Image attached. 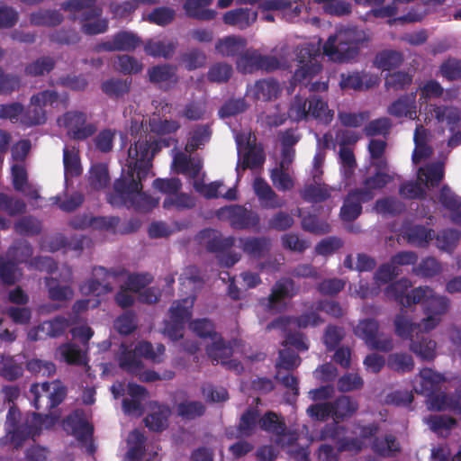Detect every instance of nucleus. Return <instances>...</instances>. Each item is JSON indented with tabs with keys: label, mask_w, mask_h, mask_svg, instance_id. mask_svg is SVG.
<instances>
[{
	"label": "nucleus",
	"mask_w": 461,
	"mask_h": 461,
	"mask_svg": "<svg viewBox=\"0 0 461 461\" xmlns=\"http://www.w3.org/2000/svg\"><path fill=\"white\" fill-rule=\"evenodd\" d=\"M142 177L134 168L127 169L116 179L107 202L113 207L132 208L137 212H149L158 204V199L143 192Z\"/></svg>",
	"instance_id": "f257e3e1"
},
{
	"label": "nucleus",
	"mask_w": 461,
	"mask_h": 461,
	"mask_svg": "<svg viewBox=\"0 0 461 461\" xmlns=\"http://www.w3.org/2000/svg\"><path fill=\"white\" fill-rule=\"evenodd\" d=\"M361 42L362 39L356 30H340L328 38L322 47L323 55L332 61L348 62L358 56Z\"/></svg>",
	"instance_id": "f03ea898"
},
{
	"label": "nucleus",
	"mask_w": 461,
	"mask_h": 461,
	"mask_svg": "<svg viewBox=\"0 0 461 461\" xmlns=\"http://www.w3.org/2000/svg\"><path fill=\"white\" fill-rule=\"evenodd\" d=\"M295 56L298 68L293 75V82L299 85H308L322 69L321 41L318 43L308 42L298 46Z\"/></svg>",
	"instance_id": "7ed1b4c3"
},
{
	"label": "nucleus",
	"mask_w": 461,
	"mask_h": 461,
	"mask_svg": "<svg viewBox=\"0 0 461 461\" xmlns=\"http://www.w3.org/2000/svg\"><path fill=\"white\" fill-rule=\"evenodd\" d=\"M162 149L158 139L154 140H138L128 149L127 169L134 168L142 177H147L154 156Z\"/></svg>",
	"instance_id": "20e7f679"
},
{
	"label": "nucleus",
	"mask_w": 461,
	"mask_h": 461,
	"mask_svg": "<svg viewBox=\"0 0 461 461\" xmlns=\"http://www.w3.org/2000/svg\"><path fill=\"white\" fill-rule=\"evenodd\" d=\"M32 404L41 411H51L58 407L67 396V388L59 380L32 384L30 388Z\"/></svg>",
	"instance_id": "39448f33"
},
{
	"label": "nucleus",
	"mask_w": 461,
	"mask_h": 461,
	"mask_svg": "<svg viewBox=\"0 0 461 461\" xmlns=\"http://www.w3.org/2000/svg\"><path fill=\"white\" fill-rule=\"evenodd\" d=\"M59 121L67 130L68 136L77 141L93 137L98 130L97 124L89 122L87 113L83 111H68Z\"/></svg>",
	"instance_id": "423d86ee"
},
{
	"label": "nucleus",
	"mask_w": 461,
	"mask_h": 461,
	"mask_svg": "<svg viewBox=\"0 0 461 461\" xmlns=\"http://www.w3.org/2000/svg\"><path fill=\"white\" fill-rule=\"evenodd\" d=\"M379 323L375 319H365L354 330L357 337L362 339L370 349L389 352L393 348L390 336L378 335Z\"/></svg>",
	"instance_id": "0eeeda50"
},
{
	"label": "nucleus",
	"mask_w": 461,
	"mask_h": 461,
	"mask_svg": "<svg viewBox=\"0 0 461 461\" xmlns=\"http://www.w3.org/2000/svg\"><path fill=\"white\" fill-rule=\"evenodd\" d=\"M237 68L244 74H251L258 70L267 72L279 68V60L273 56L262 55L256 50H246L238 57Z\"/></svg>",
	"instance_id": "6e6552de"
},
{
	"label": "nucleus",
	"mask_w": 461,
	"mask_h": 461,
	"mask_svg": "<svg viewBox=\"0 0 461 461\" xmlns=\"http://www.w3.org/2000/svg\"><path fill=\"white\" fill-rule=\"evenodd\" d=\"M226 213L230 225L235 230H259V214L246 205L231 204L221 208Z\"/></svg>",
	"instance_id": "1a4fd4ad"
},
{
	"label": "nucleus",
	"mask_w": 461,
	"mask_h": 461,
	"mask_svg": "<svg viewBox=\"0 0 461 461\" xmlns=\"http://www.w3.org/2000/svg\"><path fill=\"white\" fill-rule=\"evenodd\" d=\"M416 304L420 303L426 314L442 315L449 306V300L446 296L437 295L429 286H419L415 288Z\"/></svg>",
	"instance_id": "9d476101"
},
{
	"label": "nucleus",
	"mask_w": 461,
	"mask_h": 461,
	"mask_svg": "<svg viewBox=\"0 0 461 461\" xmlns=\"http://www.w3.org/2000/svg\"><path fill=\"white\" fill-rule=\"evenodd\" d=\"M141 44V39L135 33L121 31L113 36L112 41H103L96 45V50L101 51H133Z\"/></svg>",
	"instance_id": "9b49d317"
},
{
	"label": "nucleus",
	"mask_w": 461,
	"mask_h": 461,
	"mask_svg": "<svg viewBox=\"0 0 461 461\" xmlns=\"http://www.w3.org/2000/svg\"><path fill=\"white\" fill-rule=\"evenodd\" d=\"M372 166L375 167V174L363 180L362 188H357L360 192H367L371 195L370 201L375 197V191L382 190L393 180V177L386 172L388 167L386 160L374 161Z\"/></svg>",
	"instance_id": "f8f14e48"
},
{
	"label": "nucleus",
	"mask_w": 461,
	"mask_h": 461,
	"mask_svg": "<svg viewBox=\"0 0 461 461\" xmlns=\"http://www.w3.org/2000/svg\"><path fill=\"white\" fill-rule=\"evenodd\" d=\"M420 383L414 386V391L418 394L426 397L431 396L436 393H439L446 377L443 374L435 371L429 367H424L419 372Z\"/></svg>",
	"instance_id": "ddd939ff"
},
{
	"label": "nucleus",
	"mask_w": 461,
	"mask_h": 461,
	"mask_svg": "<svg viewBox=\"0 0 461 461\" xmlns=\"http://www.w3.org/2000/svg\"><path fill=\"white\" fill-rule=\"evenodd\" d=\"M367 192H360L357 188L348 192L340 208L339 215L344 221H353L362 212V203L370 201Z\"/></svg>",
	"instance_id": "4468645a"
},
{
	"label": "nucleus",
	"mask_w": 461,
	"mask_h": 461,
	"mask_svg": "<svg viewBox=\"0 0 461 461\" xmlns=\"http://www.w3.org/2000/svg\"><path fill=\"white\" fill-rule=\"evenodd\" d=\"M411 286V283L408 278H401L384 289V295L403 307H411L416 304V300L412 299L415 295V288L409 291Z\"/></svg>",
	"instance_id": "2eb2a0df"
},
{
	"label": "nucleus",
	"mask_w": 461,
	"mask_h": 461,
	"mask_svg": "<svg viewBox=\"0 0 461 461\" xmlns=\"http://www.w3.org/2000/svg\"><path fill=\"white\" fill-rule=\"evenodd\" d=\"M64 428L81 442L87 441L94 433L93 426L86 420L84 414L77 411L69 414L64 420Z\"/></svg>",
	"instance_id": "dca6fc26"
},
{
	"label": "nucleus",
	"mask_w": 461,
	"mask_h": 461,
	"mask_svg": "<svg viewBox=\"0 0 461 461\" xmlns=\"http://www.w3.org/2000/svg\"><path fill=\"white\" fill-rule=\"evenodd\" d=\"M253 190L263 209H278L285 205V201L260 176L254 179Z\"/></svg>",
	"instance_id": "f3484780"
},
{
	"label": "nucleus",
	"mask_w": 461,
	"mask_h": 461,
	"mask_svg": "<svg viewBox=\"0 0 461 461\" xmlns=\"http://www.w3.org/2000/svg\"><path fill=\"white\" fill-rule=\"evenodd\" d=\"M150 413L144 419L146 427L155 432H160L166 429L168 426V419L171 415L169 406L153 402L150 403Z\"/></svg>",
	"instance_id": "a211bd4d"
},
{
	"label": "nucleus",
	"mask_w": 461,
	"mask_h": 461,
	"mask_svg": "<svg viewBox=\"0 0 461 461\" xmlns=\"http://www.w3.org/2000/svg\"><path fill=\"white\" fill-rule=\"evenodd\" d=\"M410 350L422 360L432 361L436 357V342L420 330L411 338Z\"/></svg>",
	"instance_id": "6ab92c4d"
},
{
	"label": "nucleus",
	"mask_w": 461,
	"mask_h": 461,
	"mask_svg": "<svg viewBox=\"0 0 461 461\" xmlns=\"http://www.w3.org/2000/svg\"><path fill=\"white\" fill-rule=\"evenodd\" d=\"M258 418L259 411L256 408L249 407L240 418L236 427V434H230L228 437L245 438L253 436L258 425Z\"/></svg>",
	"instance_id": "aec40b11"
},
{
	"label": "nucleus",
	"mask_w": 461,
	"mask_h": 461,
	"mask_svg": "<svg viewBox=\"0 0 461 461\" xmlns=\"http://www.w3.org/2000/svg\"><path fill=\"white\" fill-rule=\"evenodd\" d=\"M250 92L252 97L256 101H271L278 96L281 92L279 83L273 79H259L247 90V94Z\"/></svg>",
	"instance_id": "412c9836"
},
{
	"label": "nucleus",
	"mask_w": 461,
	"mask_h": 461,
	"mask_svg": "<svg viewBox=\"0 0 461 461\" xmlns=\"http://www.w3.org/2000/svg\"><path fill=\"white\" fill-rule=\"evenodd\" d=\"M416 95L417 92H412L401 95L388 106L387 113L396 118L413 119L416 116Z\"/></svg>",
	"instance_id": "4be33fe9"
},
{
	"label": "nucleus",
	"mask_w": 461,
	"mask_h": 461,
	"mask_svg": "<svg viewBox=\"0 0 461 461\" xmlns=\"http://www.w3.org/2000/svg\"><path fill=\"white\" fill-rule=\"evenodd\" d=\"M0 211L12 217L21 215L26 212V203L21 198L0 193ZM8 228L7 220L0 215V230H7Z\"/></svg>",
	"instance_id": "5701e85b"
},
{
	"label": "nucleus",
	"mask_w": 461,
	"mask_h": 461,
	"mask_svg": "<svg viewBox=\"0 0 461 461\" xmlns=\"http://www.w3.org/2000/svg\"><path fill=\"white\" fill-rule=\"evenodd\" d=\"M297 294L295 283L291 278H283L275 283L268 296V305L274 309L287 298H292Z\"/></svg>",
	"instance_id": "b1692460"
},
{
	"label": "nucleus",
	"mask_w": 461,
	"mask_h": 461,
	"mask_svg": "<svg viewBox=\"0 0 461 461\" xmlns=\"http://www.w3.org/2000/svg\"><path fill=\"white\" fill-rule=\"evenodd\" d=\"M374 453L383 457H394L401 451V445L393 434H386L384 438L375 437L371 443Z\"/></svg>",
	"instance_id": "393cba45"
},
{
	"label": "nucleus",
	"mask_w": 461,
	"mask_h": 461,
	"mask_svg": "<svg viewBox=\"0 0 461 461\" xmlns=\"http://www.w3.org/2000/svg\"><path fill=\"white\" fill-rule=\"evenodd\" d=\"M427 398L428 407L431 411H452L455 413L461 414V403L459 399L450 396L441 391Z\"/></svg>",
	"instance_id": "a878e982"
},
{
	"label": "nucleus",
	"mask_w": 461,
	"mask_h": 461,
	"mask_svg": "<svg viewBox=\"0 0 461 461\" xmlns=\"http://www.w3.org/2000/svg\"><path fill=\"white\" fill-rule=\"evenodd\" d=\"M203 236L207 238L206 249L217 255L229 250L235 242L233 237H223L220 231L212 229L204 230Z\"/></svg>",
	"instance_id": "bb28decb"
},
{
	"label": "nucleus",
	"mask_w": 461,
	"mask_h": 461,
	"mask_svg": "<svg viewBox=\"0 0 461 461\" xmlns=\"http://www.w3.org/2000/svg\"><path fill=\"white\" fill-rule=\"evenodd\" d=\"M438 201L444 208L453 212L452 221L461 225V196L453 192L447 185H444L440 189Z\"/></svg>",
	"instance_id": "cd10ccee"
},
{
	"label": "nucleus",
	"mask_w": 461,
	"mask_h": 461,
	"mask_svg": "<svg viewBox=\"0 0 461 461\" xmlns=\"http://www.w3.org/2000/svg\"><path fill=\"white\" fill-rule=\"evenodd\" d=\"M177 68L171 64L156 65L148 69L149 80L153 84L167 83L176 85L178 82Z\"/></svg>",
	"instance_id": "c85d7f7f"
},
{
	"label": "nucleus",
	"mask_w": 461,
	"mask_h": 461,
	"mask_svg": "<svg viewBox=\"0 0 461 461\" xmlns=\"http://www.w3.org/2000/svg\"><path fill=\"white\" fill-rule=\"evenodd\" d=\"M240 248L249 257L260 258L270 250L271 241L267 237L240 239Z\"/></svg>",
	"instance_id": "c756f323"
},
{
	"label": "nucleus",
	"mask_w": 461,
	"mask_h": 461,
	"mask_svg": "<svg viewBox=\"0 0 461 461\" xmlns=\"http://www.w3.org/2000/svg\"><path fill=\"white\" fill-rule=\"evenodd\" d=\"M308 113L310 118L325 123H330L334 116V112L329 109L328 103L315 94L308 97Z\"/></svg>",
	"instance_id": "7c9ffc66"
},
{
	"label": "nucleus",
	"mask_w": 461,
	"mask_h": 461,
	"mask_svg": "<svg viewBox=\"0 0 461 461\" xmlns=\"http://www.w3.org/2000/svg\"><path fill=\"white\" fill-rule=\"evenodd\" d=\"M212 0H185L184 9L188 17L201 20L210 21L215 16L213 10L205 9L212 4Z\"/></svg>",
	"instance_id": "2f4dec72"
},
{
	"label": "nucleus",
	"mask_w": 461,
	"mask_h": 461,
	"mask_svg": "<svg viewBox=\"0 0 461 461\" xmlns=\"http://www.w3.org/2000/svg\"><path fill=\"white\" fill-rule=\"evenodd\" d=\"M23 365L13 356H0V376L8 381L14 382L23 375Z\"/></svg>",
	"instance_id": "473e14b6"
},
{
	"label": "nucleus",
	"mask_w": 461,
	"mask_h": 461,
	"mask_svg": "<svg viewBox=\"0 0 461 461\" xmlns=\"http://www.w3.org/2000/svg\"><path fill=\"white\" fill-rule=\"evenodd\" d=\"M332 405V417L336 420H343L353 416L358 410V403L356 400L347 395L338 397Z\"/></svg>",
	"instance_id": "72a5a7b5"
},
{
	"label": "nucleus",
	"mask_w": 461,
	"mask_h": 461,
	"mask_svg": "<svg viewBox=\"0 0 461 461\" xmlns=\"http://www.w3.org/2000/svg\"><path fill=\"white\" fill-rule=\"evenodd\" d=\"M402 62V53L394 50H384L379 51L374 59V65L383 71L395 69L399 68Z\"/></svg>",
	"instance_id": "f704fd0d"
},
{
	"label": "nucleus",
	"mask_w": 461,
	"mask_h": 461,
	"mask_svg": "<svg viewBox=\"0 0 461 461\" xmlns=\"http://www.w3.org/2000/svg\"><path fill=\"white\" fill-rule=\"evenodd\" d=\"M195 204L196 201L193 195L179 191L172 195L166 196L162 205L167 211L183 212L193 209Z\"/></svg>",
	"instance_id": "c9c22d12"
},
{
	"label": "nucleus",
	"mask_w": 461,
	"mask_h": 461,
	"mask_svg": "<svg viewBox=\"0 0 461 461\" xmlns=\"http://www.w3.org/2000/svg\"><path fill=\"white\" fill-rule=\"evenodd\" d=\"M47 121L45 109L38 103L33 104L32 97L26 108L23 107L21 123L25 127L42 125Z\"/></svg>",
	"instance_id": "e433bc0d"
},
{
	"label": "nucleus",
	"mask_w": 461,
	"mask_h": 461,
	"mask_svg": "<svg viewBox=\"0 0 461 461\" xmlns=\"http://www.w3.org/2000/svg\"><path fill=\"white\" fill-rule=\"evenodd\" d=\"M435 118L439 122H446L451 132L456 131L461 122V111L454 106L439 105L433 109Z\"/></svg>",
	"instance_id": "4c0bfd02"
},
{
	"label": "nucleus",
	"mask_w": 461,
	"mask_h": 461,
	"mask_svg": "<svg viewBox=\"0 0 461 461\" xmlns=\"http://www.w3.org/2000/svg\"><path fill=\"white\" fill-rule=\"evenodd\" d=\"M247 44L242 37L228 36L218 41L215 45L216 50L225 57H234L240 54Z\"/></svg>",
	"instance_id": "58836bf2"
},
{
	"label": "nucleus",
	"mask_w": 461,
	"mask_h": 461,
	"mask_svg": "<svg viewBox=\"0 0 461 461\" xmlns=\"http://www.w3.org/2000/svg\"><path fill=\"white\" fill-rule=\"evenodd\" d=\"M206 353L212 362L224 364L233 354V349L227 345L221 337H218L211 345L207 346Z\"/></svg>",
	"instance_id": "ea45409f"
},
{
	"label": "nucleus",
	"mask_w": 461,
	"mask_h": 461,
	"mask_svg": "<svg viewBox=\"0 0 461 461\" xmlns=\"http://www.w3.org/2000/svg\"><path fill=\"white\" fill-rule=\"evenodd\" d=\"M45 285L49 298L52 301L66 302L71 300L74 296V291L69 285H61L55 278L46 277Z\"/></svg>",
	"instance_id": "a19ab883"
},
{
	"label": "nucleus",
	"mask_w": 461,
	"mask_h": 461,
	"mask_svg": "<svg viewBox=\"0 0 461 461\" xmlns=\"http://www.w3.org/2000/svg\"><path fill=\"white\" fill-rule=\"evenodd\" d=\"M56 61L50 56H41L24 67V73L29 77H41L54 69Z\"/></svg>",
	"instance_id": "79ce46f5"
},
{
	"label": "nucleus",
	"mask_w": 461,
	"mask_h": 461,
	"mask_svg": "<svg viewBox=\"0 0 461 461\" xmlns=\"http://www.w3.org/2000/svg\"><path fill=\"white\" fill-rule=\"evenodd\" d=\"M131 79L110 78L101 85L102 91L112 98L123 96L130 91Z\"/></svg>",
	"instance_id": "37998d69"
},
{
	"label": "nucleus",
	"mask_w": 461,
	"mask_h": 461,
	"mask_svg": "<svg viewBox=\"0 0 461 461\" xmlns=\"http://www.w3.org/2000/svg\"><path fill=\"white\" fill-rule=\"evenodd\" d=\"M212 129L209 124L197 125L191 132L185 150L188 152H194L197 150L201 146L208 142L212 136Z\"/></svg>",
	"instance_id": "c03bdc74"
},
{
	"label": "nucleus",
	"mask_w": 461,
	"mask_h": 461,
	"mask_svg": "<svg viewBox=\"0 0 461 461\" xmlns=\"http://www.w3.org/2000/svg\"><path fill=\"white\" fill-rule=\"evenodd\" d=\"M433 235V230L422 225H415L406 231L407 241L420 248L427 247Z\"/></svg>",
	"instance_id": "a18cd8bd"
},
{
	"label": "nucleus",
	"mask_w": 461,
	"mask_h": 461,
	"mask_svg": "<svg viewBox=\"0 0 461 461\" xmlns=\"http://www.w3.org/2000/svg\"><path fill=\"white\" fill-rule=\"evenodd\" d=\"M412 271L419 277L432 278L442 272V266L435 258L427 257L422 258Z\"/></svg>",
	"instance_id": "49530a36"
},
{
	"label": "nucleus",
	"mask_w": 461,
	"mask_h": 461,
	"mask_svg": "<svg viewBox=\"0 0 461 461\" xmlns=\"http://www.w3.org/2000/svg\"><path fill=\"white\" fill-rule=\"evenodd\" d=\"M193 305L194 298L186 297L175 302L169 309L170 320L177 322H186L192 316Z\"/></svg>",
	"instance_id": "de8ad7c7"
},
{
	"label": "nucleus",
	"mask_w": 461,
	"mask_h": 461,
	"mask_svg": "<svg viewBox=\"0 0 461 461\" xmlns=\"http://www.w3.org/2000/svg\"><path fill=\"white\" fill-rule=\"evenodd\" d=\"M62 21V15L56 10H40L30 15V22L35 26H57Z\"/></svg>",
	"instance_id": "09e8293b"
},
{
	"label": "nucleus",
	"mask_w": 461,
	"mask_h": 461,
	"mask_svg": "<svg viewBox=\"0 0 461 461\" xmlns=\"http://www.w3.org/2000/svg\"><path fill=\"white\" fill-rule=\"evenodd\" d=\"M70 325L69 320L64 316H57L42 322L39 330L44 331L50 338H58L65 334Z\"/></svg>",
	"instance_id": "8fccbe9b"
},
{
	"label": "nucleus",
	"mask_w": 461,
	"mask_h": 461,
	"mask_svg": "<svg viewBox=\"0 0 461 461\" xmlns=\"http://www.w3.org/2000/svg\"><path fill=\"white\" fill-rule=\"evenodd\" d=\"M258 426L262 430L278 436L285 435L286 430L285 423L279 420L276 414L273 411H267L262 417L259 416Z\"/></svg>",
	"instance_id": "3c124183"
},
{
	"label": "nucleus",
	"mask_w": 461,
	"mask_h": 461,
	"mask_svg": "<svg viewBox=\"0 0 461 461\" xmlns=\"http://www.w3.org/2000/svg\"><path fill=\"white\" fill-rule=\"evenodd\" d=\"M301 195L305 202L321 203L330 197V193L326 185L318 182L305 185Z\"/></svg>",
	"instance_id": "603ef678"
},
{
	"label": "nucleus",
	"mask_w": 461,
	"mask_h": 461,
	"mask_svg": "<svg viewBox=\"0 0 461 461\" xmlns=\"http://www.w3.org/2000/svg\"><path fill=\"white\" fill-rule=\"evenodd\" d=\"M175 49L176 44L172 41L166 43L162 41L149 40L144 45L146 54L154 58L169 59L172 57Z\"/></svg>",
	"instance_id": "864d4df0"
},
{
	"label": "nucleus",
	"mask_w": 461,
	"mask_h": 461,
	"mask_svg": "<svg viewBox=\"0 0 461 461\" xmlns=\"http://www.w3.org/2000/svg\"><path fill=\"white\" fill-rule=\"evenodd\" d=\"M120 367L127 373L137 375L143 368V362L136 351L124 350L119 357Z\"/></svg>",
	"instance_id": "5fc2aeb1"
},
{
	"label": "nucleus",
	"mask_w": 461,
	"mask_h": 461,
	"mask_svg": "<svg viewBox=\"0 0 461 461\" xmlns=\"http://www.w3.org/2000/svg\"><path fill=\"white\" fill-rule=\"evenodd\" d=\"M286 115L293 122L307 121L310 118L308 98L296 95L290 104Z\"/></svg>",
	"instance_id": "6e6d98bb"
},
{
	"label": "nucleus",
	"mask_w": 461,
	"mask_h": 461,
	"mask_svg": "<svg viewBox=\"0 0 461 461\" xmlns=\"http://www.w3.org/2000/svg\"><path fill=\"white\" fill-rule=\"evenodd\" d=\"M412 83V76L405 71L389 73L384 77L387 90L400 91L406 89Z\"/></svg>",
	"instance_id": "4d7b16f0"
},
{
	"label": "nucleus",
	"mask_w": 461,
	"mask_h": 461,
	"mask_svg": "<svg viewBox=\"0 0 461 461\" xmlns=\"http://www.w3.org/2000/svg\"><path fill=\"white\" fill-rule=\"evenodd\" d=\"M249 104L244 97L227 99L219 109V116L221 118H230L244 113Z\"/></svg>",
	"instance_id": "13d9d810"
},
{
	"label": "nucleus",
	"mask_w": 461,
	"mask_h": 461,
	"mask_svg": "<svg viewBox=\"0 0 461 461\" xmlns=\"http://www.w3.org/2000/svg\"><path fill=\"white\" fill-rule=\"evenodd\" d=\"M190 329L201 339H210L214 341L220 333L216 332L213 322L208 319H197L190 322Z\"/></svg>",
	"instance_id": "bf43d9fd"
},
{
	"label": "nucleus",
	"mask_w": 461,
	"mask_h": 461,
	"mask_svg": "<svg viewBox=\"0 0 461 461\" xmlns=\"http://www.w3.org/2000/svg\"><path fill=\"white\" fill-rule=\"evenodd\" d=\"M387 365L389 368L398 373H407L413 369L414 361L407 353H393L389 355Z\"/></svg>",
	"instance_id": "052dcab7"
},
{
	"label": "nucleus",
	"mask_w": 461,
	"mask_h": 461,
	"mask_svg": "<svg viewBox=\"0 0 461 461\" xmlns=\"http://www.w3.org/2000/svg\"><path fill=\"white\" fill-rule=\"evenodd\" d=\"M395 334L402 339L413 337L411 334L421 330L420 324L412 322L403 314L396 315L394 319Z\"/></svg>",
	"instance_id": "680f3d73"
},
{
	"label": "nucleus",
	"mask_w": 461,
	"mask_h": 461,
	"mask_svg": "<svg viewBox=\"0 0 461 461\" xmlns=\"http://www.w3.org/2000/svg\"><path fill=\"white\" fill-rule=\"evenodd\" d=\"M109 172L104 164H96L91 167L89 185L93 189H104L109 185Z\"/></svg>",
	"instance_id": "e2e57ef3"
},
{
	"label": "nucleus",
	"mask_w": 461,
	"mask_h": 461,
	"mask_svg": "<svg viewBox=\"0 0 461 461\" xmlns=\"http://www.w3.org/2000/svg\"><path fill=\"white\" fill-rule=\"evenodd\" d=\"M204 412L205 406L199 401H185L177 405V414L185 420H194Z\"/></svg>",
	"instance_id": "0e129e2a"
},
{
	"label": "nucleus",
	"mask_w": 461,
	"mask_h": 461,
	"mask_svg": "<svg viewBox=\"0 0 461 461\" xmlns=\"http://www.w3.org/2000/svg\"><path fill=\"white\" fill-rule=\"evenodd\" d=\"M149 131L157 135H166L176 132L180 123L175 120H162L159 117L149 119Z\"/></svg>",
	"instance_id": "69168bd1"
},
{
	"label": "nucleus",
	"mask_w": 461,
	"mask_h": 461,
	"mask_svg": "<svg viewBox=\"0 0 461 461\" xmlns=\"http://www.w3.org/2000/svg\"><path fill=\"white\" fill-rule=\"evenodd\" d=\"M131 438H133L134 442L126 453V459L127 461H140L145 454L146 438L138 430H133Z\"/></svg>",
	"instance_id": "338daca9"
},
{
	"label": "nucleus",
	"mask_w": 461,
	"mask_h": 461,
	"mask_svg": "<svg viewBox=\"0 0 461 461\" xmlns=\"http://www.w3.org/2000/svg\"><path fill=\"white\" fill-rule=\"evenodd\" d=\"M439 74L448 81L461 79V60L448 58L439 66Z\"/></svg>",
	"instance_id": "774afa93"
}]
</instances>
